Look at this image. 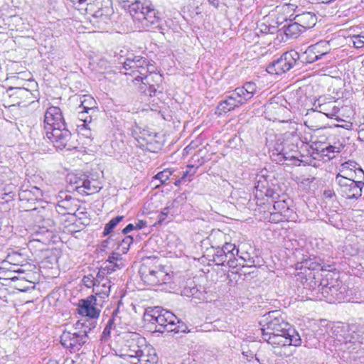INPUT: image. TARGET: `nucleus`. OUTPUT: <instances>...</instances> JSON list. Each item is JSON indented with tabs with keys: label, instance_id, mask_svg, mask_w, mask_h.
I'll list each match as a JSON object with an SVG mask.
<instances>
[{
	"label": "nucleus",
	"instance_id": "f257e3e1",
	"mask_svg": "<svg viewBox=\"0 0 364 364\" xmlns=\"http://www.w3.org/2000/svg\"><path fill=\"white\" fill-rule=\"evenodd\" d=\"M264 318L260 321L262 326L260 330L262 338L272 346L274 348L284 347L288 346H299L301 344V339L294 337V340L290 339L282 336L275 334L278 332H287L289 328V323L286 321L282 314L278 311L269 312L264 316Z\"/></svg>",
	"mask_w": 364,
	"mask_h": 364
},
{
	"label": "nucleus",
	"instance_id": "f03ea898",
	"mask_svg": "<svg viewBox=\"0 0 364 364\" xmlns=\"http://www.w3.org/2000/svg\"><path fill=\"white\" fill-rule=\"evenodd\" d=\"M122 6L132 16L137 28L149 31L161 28L159 12L150 1L136 0L133 2L124 1Z\"/></svg>",
	"mask_w": 364,
	"mask_h": 364
},
{
	"label": "nucleus",
	"instance_id": "7ed1b4c3",
	"mask_svg": "<svg viewBox=\"0 0 364 364\" xmlns=\"http://www.w3.org/2000/svg\"><path fill=\"white\" fill-rule=\"evenodd\" d=\"M96 321L82 318L70 330H65L60 336L62 346L71 353L79 351L88 340V334L96 327Z\"/></svg>",
	"mask_w": 364,
	"mask_h": 364
},
{
	"label": "nucleus",
	"instance_id": "20e7f679",
	"mask_svg": "<svg viewBox=\"0 0 364 364\" xmlns=\"http://www.w3.org/2000/svg\"><path fill=\"white\" fill-rule=\"evenodd\" d=\"M336 340L341 348L339 350L352 352L360 348H364V324L352 323L346 329L338 328Z\"/></svg>",
	"mask_w": 364,
	"mask_h": 364
},
{
	"label": "nucleus",
	"instance_id": "39448f33",
	"mask_svg": "<svg viewBox=\"0 0 364 364\" xmlns=\"http://www.w3.org/2000/svg\"><path fill=\"white\" fill-rule=\"evenodd\" d=\"M145 321L155 325V331L159 333L173 332L176 329L178 318L171 311L160 306L149 307L144 314Z\"/></svg>",
	"mask_w": 364,
	"mask_h": 364
},
{
	"label": "nucleus",
	"instance_id": "423d86ee",
	"mask_svg": "<svg viewBox=\"0 0 364 364\" xmlns=\"http://www.w3.org/2000/svg\"><path fill=\"white\" fill-rule=\"evenodd\" d=\"M317 290L318 294L321 295V296H317V297L320 300L325 299L329 303L344 301L347 294L346 287L338 277H333L331 274H328L325 278L321 279Z\"/></svg>",
	"mask_w": 364,
	"mask_h": 364
},
{
	"label": "nucleus",
	"instance_id": "0eeeda50",
	"mask_svg": "<svg viewBox=\"0 0 364 364\" xmlns=\"http://www.w3.org/2000/svg\"><path fill=\"white\" fill-rule=\"evenodd\" d=\"M156 262L155 258H148L143 262L139 270L141 279L150 286L161 285L171 281V276Z\"/></svg>",
	"mask_w": 364,
	"mask_h": 364
},
{
	"label": "nucleus",
	"instance_id": "6e6552de",
	"mask_svg": "<svg viewBox=\"0 0 364 364\" xmlns=\"http://www.w3.org/2000/svg\"><path fill=\"white\" fill-rule=\"evenodd\" d=\"M85 13L92 17L93 24L98 28H105L109 23L114 10L111 0H89L85 7Z\"/></svg>",
	"mask_w": 364,
	"mask_h": 364
},
{
	"label": "nucleus",
	"instance_id": "1a4fd4ad",
	"mask_svg": "<svg viewBox=\"0 0 364 364\" xmlns=\"http://www.w3.org/2000/svg\"><path fill=\"white\" fill-rule=\"evenodd\" d=\"M123 68L127 70H132L134 75L136 73H139L138 75L134 77L133 80L135 85L139 82L141 84L149 83L148 73L151 74L154 73L155 70L154 65L147 58L133 55L127 58L126 60L123 63Z\"/></svg>",
	"mask_w": 364,
	"mask_h": 364
},
{
	"label": "nucleus",
	"instance_id": "9d476101",
	"mask_svg": "<svg viewBox=\"0 0 364 364\" xmlns=\"http://www.w3.org/2000/svg\"><path fill=\"white\" fill-rule=\"evenodd\" d=\"M335 183L338 185V192L348 200H358L362 196L364 183L355 181V178L344 176L340 173L336 176Z\"/></svg>",
	"mask_w": 364,
	"mask_h": 364
},
{
	"label": "nucleus",
	"instance_id": "9b49d317",
	"mask_svg": "<svg viewBox=\"0 0 364 364\" xmlns=\"http://www.w3.org/2000/svg\"><path fill=\"white\" fill-rule=\"evenodd\" d=\"M299 60V53L291 50L284 53L279 58L271 62L267 65L266 70L271 75H282L290 70Z\"/></svg>",
	"mask_w": 364,
	"mask_h": 364
},
{
	"label": "nucleus",
	"instance_id": "f8f14e48",
	"mask_svg": "<svg viewBox=\"0 0 364 364\" xmlns=\"http://www.w3.org/2000/svg\"><path fill=\"white\" fill-rule=\"evenodd\" d=\"M145 339L138 333H130L124 337V343L119 351L122 358L137 359L144 350V343Z\"/></svg>",
	"mask_w": 364,
	"mask_h": 364
},
{
	"label": "nucleus",
	"instance_id": "ddd939ff",
	"mask_svg": "<svg viewBox=\"0 0 364 364\" xmlns=\"http://www.w3.org/2000/svg\"><path fill=\"white\" fill-rule=\"evenodd\" d=\"M68 181L73 190L81 195H91L98 192L101 187L94 179L90 180L85 174H72L68 176Z\"/></svg>",
	"mask_w": 364,
	"mask_h": 364
},
{
	"label": "nucleus",
	"instance_id": "4468645a",
	"mask_svg": "<svg viewBox=\"0 0 364 364\" xmlns=\"http://www.w3.org/2000/svg\"><path fill=\"white\" fill-rule=\"evenodd\" d=\"M104 303V299L95 295H90L79 301L77 310L79 314L85 317V318L94 321L93 319L100 316Z\"/></svg>",
	"mask_w": 364,
	"mask_h": 364
},
{
	"label": "nucleus",
	"instance_id": "2eb2a0df",
	"mask_svg": "<svg viewBox=\"0 0 364 364\" xmlns=\"http://www.w3.org/2000/svg\"><path fill=\"white\" fill-rule=\"evenodd\" d=\"M45 137L53 143L58 149L71 150L75 147L70 141L71 133L67 129L65 124L63 127H56V128L45 131Z\"/></svg>",
	"mask_w": 364,
	"mask_h": 364
},
{
	"label": "nucleus",
	"instance_id": "dca6fc26",
	"mask_svg": "<svg viewBox=\"0 0 364 364\" xmlns=\"http://www.w3.org/2000/svg\"><path fill=\"white\" fill-rule=\"evenodd\" d=\"M279 141L280 140L278 139L274 146V151L277 152V159H274V160L277 161L279 163H284L286 161H293V163L299 161V158L301 154L298 146L289 141L279 143Z\"/></svg>",
	"mask_w": 364,
	"mask_h": 364
},
{
	"label": "nucleus",
	"instance_id": "f3484780",
	"mask_svg": "<svg viewBox=\"0 0 364 364\" xmlns=\"http://www.w3.org/2000/svg\"><path fill=\"white\" fill-rule=\"evenodd\" d=\"M43 124L44 132L56 127H63L65 123L60 109L58 107H50L45 113Z\"/></svg>",
	"mask_w": 364,
	"mask_h": 364
},
{
	"label": "nucleus",
	"instance_id": "a211bd4d",
	"mask_svg": "<svg viewBox=\"0 0 364 364\" xmlns=\"http://www.w3.org/2000/svg\"><path fill=\"white\" fill-rule=\"evenodd\" d=\"M325 46H326V42L320 41L309 46L306 51L300 55L302 63H312L326 55L328 51L322 50Z\"/></svg>",
	"mask_w": 364,
	"mask_h": 364
},
{
	"label": "nucleus",
	"instance_id": "6ab92c4d",
	"mask_svg": "<svg viewBox=\"0 0 364 364\" xmlns=\"http://www.w3.org/2000/svg\"><path fill=\"white\" fill-rule=\"evenodd\" d=\"M58 200L56 210L61 215L73 214L77 210V201L75 198L68 195L66 193L61 192Z\"/></svg>",
	"mask_w": 364,
	"mask_h": 364
},
{
	"label": "nucleus",
	"instance_id": "aec40b11",
	"mask_svg": "<svg viewBox=\"0 0 364 364\" xmlns=\"http://www.w3.org/2000/svg\"><path fill=\"white\" fill-rule=\"evenodd\" d=\"M95 280L97 281V284L94 288L95 295L104 299L105 302V299L109 296L110 293L112 282L108 277V275L102 274L100 275V272L97 274Z\"/></svg>",
	"mask_w": 364,
	"mask_h": 364
},
{
	"label": "nucleus",
	"instance_id": "412c9836",
	"mask_svg": "<svg viewBox=\"0 0 364 364\" xmlns=\"http://www.w3.org/2000/svg\"><path fill=\"white\" fill-rule=\"evenodd\" d=\"M314 107L315 111L322 113L329 118L335 117L339 112V108L335 105V102H323L321 97L314 102Z\"/></svg>",
	"mask_w": 364,
	"mask_h": 364
},
{
	"label": "nucleus",
	"instance_id": "4be33fe9",
	"mask_svg": "<svg viewBox=\"0 0 364 364\" xmlns=\"http://www.w3.org/2000/svg\"><path fill=\"white\" fill-rule=\"evenodd\" d=\"M3 264L9 265V264L14 265H19L21 267H30L31 264L28 262L27 255L21 253L18 251H11L7 254L6 259L3 261Z\"/></svg>",
	"mask_w": 364,
	"mask_h": 364
},
{
	"label": "nucleus",
	"instance_id": "5701e85b",
	"mask_svg": "<svg viewBox=\"0 0 364 364\" xmlns=\"http://www.w3.org/2000/svg\"><path fill=\"white\" fill-rule=\"evenodd\" d=\"M294 20L296 21V23L305 31L316 25L317 18L316 16L311 12H305L296 15L294 17Z\"/></svg>",
	"mask_w": 364,
	"mask_h": 364
},
{
	"label": "nucleus",
	"instance_id": "b1692460",
	"mask_svg": "<svg viewBox=\"0 0 364 364\" xmlns=\"http://www.w3.org/2000/svg\"><path fill=\"white\" fill-rule=\"evenodd\" d=\"M222 247L225 252V255H227L228 260V265L230 267H237V264L236 262L237 261V259L236 258V256H238L240 251L237 248H236L235 245L231 242H225Z\"/></svg>",
	"mask_w": 364,
	"mask_h": 364
},
{
	"label": "nucleus",
	"instance_id": "393cba45",
	"mask_svg": "<svg viewBox=\"0 0 364 364\" xmlns=\"http://www.w3.org/2000/svg\"><path fill=\"white\" fill-rule=\"evenodd\" d=\"M42 196L40 188L36 186H32L31 189H21L18 193V197L21 201L32 203L38 200Z\"/></svg>",
	"mask_w": 364,
	"mask_h": 364
},
{
	"label": "nucleus",
	"instance_id": "a878e982",
	"mask_svg": "<svg viewBox=\"0 0 364 364\" xmlns=\"http://www.w3.org/2000/svg\"><path fill=\"white\" fill-rule=\"evenodd\" d=\"M79 102L80 103L78 109H85L87 113L95 112L96 101L90 95H84L79 97Z\"/></svg>",
	"mask_w": 364,
	"mask_h": 364
},
{
	"label": "nucleus",
	"instance_id": "bb28decb",
	"mask_svg": "<svg viewBox=\"0 0 364 364\" xmlns=\"http://www.w3.org/2000/svg\"><path fill=\"white\" fill-rule=\"evenodd\" d=\"M136 360L140 364H157L158 358L153 349L145 346L144 350Z\"/></svg>",
	"mask_w": 364,
	"mask_h": 364
},
{
	"label": "nucleus",
	"instance_id": "cd10ccee",
	"mask_svg": "<svg viewBox=\"0 0 364 364\" xmlns=\"http://www.w3.org/2000/svg\"><path fill=\"white\" fill-rule=\"evenodd\" d=\"M92 122V117L90 115L86 117L85 118H80L81 124L77 125V131L79 134L87 138L90 139L92 137V131L89 124Z\"/></svg>",
	"mask_w": 364,
	"mask_h": 364
},
{
	"label": "nucleus",
	"instance_id": "c85d7f7f",
	"mask_svg": "<svg viewBox=\"0 0 364 364\" xmlns=\"http://www.w3.org/2000/svg\"><path fill=\"white\" fill-rule=\"evenodd\" d=\"M119 310L116 309L113 311L112 317L109 318L107 323L106 324L102 334V338L106 340L110 335L112 329L116 327L119 317L118 316Z\"/></svg>",
	"mask_w": 364,
	"mask_h": 364
},
{
	"label": "nucleus",
	"instance_id": "c756f323",
	"mask_svg": "<svg viewBox=\"0 0 364 364\" xmlns=\"http://www.w3.org/2000/svg\"><path fill=\"white\" fill-rule=\"evenodd\" d=\"M282 28L284 29V32L287 37L289 38H296L302 32H304L301 27L296 23V21L294 23L284 25Z\"/></svg>",
	"mask_w": 364,
	"mask_h": 364
},
{
	"label": "nucleus",
	"instance_id": "7c9ffc66",
	"mask_svg": "<svg viewBox=\"0 0 364 364\" xmlns=\"http://www.w3.org/2000/svg\"><path fill=\"white\" fill-rule=\"evenodd\" d=\"M14 287L21 291H27L30 288L33 287L32 282L22 275H18L17 279L14 280Z\"/></svg>",
	"mask_w": 364,
	"mask_h": 364
},
{
	"label": "nucleus",
	"instance_id": "2f4dec72",
	"mask_svg": "<svg viewBox=\"0 0 364 364\" xmlns=\"http://www.w3.org/2000/svg\"><path fill=\"white\" fill-rule=\"evenodd\" d=\"M124 266L123 262H119L118 263H109V262H104L103 265L100 269L99 272L100 275L105 274L109 275L112 274V272H115L117 269H119L122 268Z\"/></svg>",
	"mask_w": 364,
	"mask_h": 364
},
{
	"label": "nucleus",
	"instance_id": "473e14b6",
	"mask_svg": "<svg viewBox=\"0 0 364 364\" xmlns=\"http://www.w3.org/2000/svg\"><path fill=\"white\" fill-rule=\"evenodd\" d=\"M358 165L353 161H346L341 164L340 171L343 173L344 176L353 177V173L358 168Z\"/></svg>",
	"mask_w": 364,
	"mask_h": 364
},
{
	"label": "nucleus",
	"instance_id": "72a5a7b5",
	"mask_svg": "<svg viewBox=\"0 0 364 364\" xmlns=\"http://www.w3.org/2000/svg\"><path fill=\"white\" fill-rule=\"evenodd\" d=\"M124 217L123 215L117 216L110 220L105 226L103 230V235L107 236L112 232L114 228L123 220Z\"/></svg>",
	"mask_w": 364,
	"mask_h": 364
},
{
	"label": "nucleus",
	"instance_id": "f704fd0d",
	"mask_svg": "<svg viewBox=\"0 0 364 364\" xmlns=\"http://www.w3.org/2000/svg\"><path fill=\"white\" fill-rule=\"evenodd\" d=\"M236 107L233 106V104L229 100L228 97H226L225 100L221 101L218 105L217 109L220 114L226 113L230 111L235 109Z\"/></svg>",
	"mask_w": 364,
	"mask_h": 364
},
{
	"label": "nucleus",
	"instance_id": "c9c22d12",
	"mask_svg": "<svg viewBox=\"0 0 364 364\" xmlns=\"http://www.w3.org/2000/svg\"><path fill=\"white\" fill-rule=\"evenodd\" d=\"M255 187L257 192H259L262 196V193L269 187V182L263 176H257Z\"/></svg>",
	"mask_w": 364,
	"mask_h": 364
},
{
	"label": "nucleus",
	"instance_id": "e433bc0d",
	"mask_svg": "<svg viewBox=\"0 0 364 364\" xmlns=\"http://www.w3.org/2000/svg\"><path fill=\"white\" fill-rule=\"evenodd\" d=\"M134 239L132 236H125L119 244V248L123 253H127L129 249L130 245L132 244Z\"/></svg>",
	"mask_w": 364,
	"mask_h": 364
},
{
	"label": "nucleus",
	"instance_id": "4c0bfd02",
	"mask_svg": "<svg viewBox=\"0 0 364 364\" xmlns=\"http://www.w3.org/2000/svg\"><path fill=\"white\" fill-rule=\"evenodd\" d=\"M241 87L243 89L245 93L249 94V96L251 99L256 93L257 89L256 84L253 82H247L242 86H241Z\"/></svg>",
	"mask_w": 364,
	"mask_h": 364
},
{
	"label": "nucleus",
	"instance_id": "58836bf2",
	"mask_svg": "<svg viewBox=\"0 0 364 364\" xmlns=\"http://www.w3.org/2000/svg\"><path fill=\"white\" fill-rule=\"evenodd\" d=\"M275 334H277V333H275ZM277 334L281 336H282L284 338H287L289 341H290V339L294 340V337L301 338L298 332L294 328H292L290 324L289 328L287 331V332H278Z\"/></svg>",
	"mask_w": 364,
	"mask_h": 364
},
{
	"label": "nucleus",
	"instance_id": "ea45409f",
	"mask_svg": "<svg viewBox=\"0 0 364 364\" xmlns=\"http://www.w3.org/2000/svg\"><path fill=\"white\" fill-rule=\"evenodd\" d=\"M224 250L223 249V247H220L218 246L217 248H216V251H215V261L218 263V264H224V263H227L228 264V258H227V255H225L224 253Z\"/></svg>",
	"mask_w": 364,
	"mask_h": 364
},
{
	"label": "nucleus",
	"instance_id": "a19ab883",
	"mask_svg": "<svg viewBox=\"0 0 364 364\" xmlns=\"http://www.w3.org/2000/svg\"><path fill=\"white\" fill-rule=\"evenodd\" d=\"M350 39L355 48L364 47V34H353Z\"/></svg>",
	"mask_w": 364,
	"mask_h": 364
},
{
	"label": "nucleus",
	"instance_id": "79ce46f5",
	"mask_svg": "<svg viewBox=\"0 0 364 364\" xmlns=\"http://www.w3.org/2000/svg\"><path fill=\"white\" fill-rule=\"evenodd\" d=\"M173 171H171L170 169H164L162 171H160L155 176L154 178L159 180L161 183H166V181H168L170 178V176L172 175Z\"/></svg>",
	"mask_w": 364,
	"mask_h": 364
},
{
	"label": "nucleus",
	"instance_id": "37998d69",
	"mask_svg": "<svg viewBox=\"0 0 364 364\" xmlns=\"http://www.w3.org/2000/svg\"><path fill=\"white\" fill-rule=\"evenodd\" d=\"M235 91L238 96V98L240 103L242 105L247 103L251 98L249 96V94L245 93L243 89L241 87H236Z\"/></svg>",
	"mask_w": 364,
	"mask_h": 364
},
{
	"label": "nucleus",
	"instance_id": "c03bdc74",
	"mask_svg": "<svg viewBox=\"0 0 364 364\" xmlns=\"http://www.w3.org/2000/svg\"><path fill=\"white\" fill-rule=\"evenodd\" d=\"M89 0H78L77 1L70 0L73 6L75 7V9L78 10L82 14L87 15L85 13V7Z\"/></svg>",
	"mask_w": 364,
	"mask_h": 364
},
{
	"label": "nucleus",
	"instance_id": "a18cd8bd",
	"mask_svg": "<svg viewBox=\"0 0 364 364\" xmlns=\"http://www.w3.org/2000/svg\"><path fill=\"white\" fill-rule=\"evenodd\" d=\"M173 205L174 202L171 203V205H173V207L171 205H167L161 212L162 213V216L165 215L166 218H168V220H172L174 215L176 214V210L174 209Z\"/></svg>",
	"mask_w": 364,
	"mask_h": 364
},
{
	"label": "nucleus",
	"instance_id": "49530a36",
	"mask_svg": "<svg viewBox=\"0 0 364 364\" xmlns=\"http://www.w3.org/2000/svg\"><path fill=\"white\" fill-rule=\"evenodd\" d=\"M82 282L84 285L87 288L92 287L94 289L97 284L95 277H94L92 274L84 276V277L82 278Z\"/></svg>",
	"mask_w": 364,
	"mask_h": 364
},
{
	"label": "nucleus",
	"instance_id": "de8ad7c7",
	"mask_svg": "<svg viewBox=\"0 0 364 364\" xmlns=\"http://www.w3.org/2000/svg\"><path fill=\"white\" fill-rule=\"evenodd\" d=\"M8 270L9 272H11V274H18V275H21L25 274L28 269L25 267H21L19 265L9 264Z\"/></svg>",
	"mask_w": 364,
	"mask_h": 364
},
{
	"label": "nucleus",
	"instance_id": "09e8293b",
	"mask_svg": "<svg viewBox=\"0 0 364 364\" xmlns=\"http://www.w3.org/2000/svg\"><path fill=\"white\" fill-rule=\"evenodd\" d=\"M350 178H355V181H360V183H364V171L361 168L360 165H358V168L355 169V171L353 173V177H350Z\"/></svg>",
	"mask_w": 364,
	"mask_h": 364
},
{
	"label": "nucleus",
	"instance_id": "8fccbe9b",
	"mask_svg": "<svg viewBox=\"0 0 364 364\" xmlns=\"http://www.w3.org/2000/svg\"><path fill=\"white\" fill-rule=\"evenodd\" d=\"M192 168H193V166L190 167L189 170H186L185 171H183L181 178L178 180H176V181L174 182L175 185L177 186L183 181H186V178L188 177H191V176H193L195 173V171H191Z\"/></svg>",
	"mask_w": 364,
	"mask_h": 364
},
{
	"label": "nucleus",
	"instance_id": "3c124183",
	"mask_svg": "<svg viewBox=\"0 0 364 364\" xmlns=\"http://www.w3.org/2000/svg\"><path fill=\"white\" fill-rule=\"evenodd\" d=\"M229 99V100L233 104V106L235 107H239L242 106V104L240 103L239 100V97L237 95L235 90L230 92V95L227 96Z\"/></svg>",
	"mask_w": 364,
	"mask_h": 364
},
{
	"label": "nucleus",
	"instance_id": "603ef678",
	"mask_svg": "<svg viewBox=\"0 0 364 364\" xmlns=\"http://www.w3.org/2000/svg\"><path fill=\"white\" fill-rule=\"evenodd\" d=\"M240 259L243 260L245 262H246V265L247 266H252L253 265L255 260L253 258H252L250 255L247 252L241 253L240 255L238 254L237 256Z\"/></svg>",
	"mask_w": 364,
	"mask_h": 364
},
{
	"label": "nucleus",
	"instance_id": "864d4df0",
	"mask_svg": "<svg viewBox=\"0 0 364 364\" xmlns=\"http://www.w3.org/2000/svg\"><path fill=\"white\" fill-rule=\"evenodd\" d=\"M118 262H123L121 255L119 253L112 252L105 262L118 263Z\"/></svg>",
	"mask_w": 364,
	"mask_h": 364
},
{
	"label": "nucleus",
	"instance_id": "5fc2aeb1",
	"mask_svg": "<svg viewBox=\"0 0 364 364\" xmlns=\"http://www.w3.org/2000/svg\"><path fill=\"white\" fill-rule=\"evenodd\" d=\"M188 329V326L186 323L182 322L178 318V321H176V329L173 331L175 333H185Z\"/></svg>",
	"mask_w": 364,
	"mask_h": 364
},
{
	"label": "nucleus",
	"instance_id": "6e6d98bb",
	"mask_svg": "<svg viewBox=\"0 0 364 364\" xmlns=\"http://www.w3.org/2000/svg\"><path fill=\"white\" fill-rule=\"evenodd\" d=\"M265 196L272 198V200H276L279 197V195L278 193H277L274 190L269 187L267 188L263 193Z\"/></svg>",
	"mask_w": 364,
	"mask_h": 364
},
{
	"label": "nucleus",
	"instance_id": "4d7b16f0",
	"mask_svg": "<svg viewBox=\"0 0 364 364\" xmlns=\"http://www.w3.org/2000/svg\"><path fill=\"white\" fill-rule=\"evenodd\" d=\"M14 90H16L14 93L18 96L29 97L28 96L31 95L30 90L24 87H16Z\"/></svg>",
	"mask_w": 364,
	"mask_h": 364
},
{
	"label": "nucleus",
	"instance_id": "13d9d810",
	"mask_svg": "<svg viewBox=\"0 0 364 364\" xmlns=\"http://www.w3.org/2000/svg\"><path fill=\"white\" fill-rule=\"evenodd\" d=\"M8 269L9 266L4 264L2 262L0 267V279H6L7 274H11V272H9Z\"/></svg>",
	"mask_w": 364,
	"mask_h": 364
},
{
	"label": "nucleus",
	"instance_id": "bf43d9fd",
	"mask_svg": "<svg viewBox=\"0 0 364 364\" xmlns=\"http://www.w3.org/2000/svg\"><path fill=\"white\" fill-rule=\"evenodd\" d=\"M142 85H144V86L149 85V95L150 96L156 95L157 90H156L155 86L153 84H150V82H149V83H146V84H142ZM142 85L140 86L139 88H140V90L141 91H144V87L142 86Z\"/></svg>",
	"mask_w": 364,
	"mask_h": 364
},
{
	"label": "nucleus",
	"instance_id": "052dcab7",
	"mask_svg": "<svg viewBox=\"0 0 364 364\" xmlns=\"http://www.w3.org/2000/svg\"><path fill=\"white\" fill-rule=\"evenodd\" d=\"M305 288H312L313 290L316 289V287H318L316 281L314 280V278L306 279V282L304 284Z\"/></svg>",
	"mask_w": 364,
	"mask_h": 364
},
{
	"label": "nucleus",
	"instance_id": "680f3d73",
	"mask_svg": "<svg viewBox=\"0 0 364 364\" xmlns=\"http://www.w3.org/2000/svg\"><path fill=\"white\" fill-rule=\"evenodd\" d=\"M326 150L327 151V154L326 155L328 156V158L334 157V156H330L329 154H331V153L334 154V153H339L340 152V148L339 147H336V146H328L326 148Z\"/></svg>",
	"mask_w": 364,
	"mask_h": 364
},
{
	"label": "nucleus",
	"instance_id": "e2e57ef3",
	"mask_svg": "<svg viewBox=\"0 0 364 364\" xmlns=\"http://www.w3.org/2000/svg\"><path fill=\"white\" fill-rule=\"evenodd\" d=\"M147 226V222L144 220H139L134 223L136 230H141Z\"/></svg>",
	"mask_w": 364,
	"mask_h": 364
},
{
	"label": "nucleus",
	"instance_id": "0e129e2a",
	"mask_svg": "<svg viewBox=\"0 0 364 364\" xmlns=\"http://www.w3.org/2000/svg\"><path fill=\"white\" fill-rule=\"evenodd\" d=\"M197 291L198 289L195 287H193L190 289H185L183 290V294L187 296H193Z\"/></svg>",
	"mask_w": 364,
	"mask_h": 364
},
{
	"label": "nucleus",
	"instance_id": "69168bd1",
	"mask_svg": "<svg viewBox=\"0 0 364 364\" xmlns=\"http://www.w3.org/2000/svg\"><path fill=\"white\" fill-rule=\"evenodd\" d=\"M148 75L150 76V84H151L152 80H154L156 82L161 81V75H159L157 73H152L151 74L148 73Z\"/></svg>",
	"mask_w": 364,
	"mask_h": 364
},
{
	"label": "nucleus",
	"instance_id": "338daca9",
	"mask_svg": "<svg viewBox=\"0 0 364 364\" xmlns=\"http://www.w3.org/2000/svg\"><path fill=\"white\" fill-rule=\"evenodd\" d=\"M134 230H136L135 227H134V223H129L123 229L122 233L124 235H126V234L130 232L131 231H132Z\"/></svg>",
	"mask_w": 364,
	"mask_h": 364
},
{
	"label": "nucleus",
	"instance_id": "774afa93",
	"mask_svg": "<svg viewBox=\"0 0 364 364\" xmlns=\"http://www.w3.org/2000/svg\"><path fill=\"white\" fill-rule=\"evenodd\" d=\"M335 195V193L333 190H325L323 192V196L326 198H331Z\"/></svg>",
	"mask_w": 364,
	"mask_h": 364
}]
</instances>
